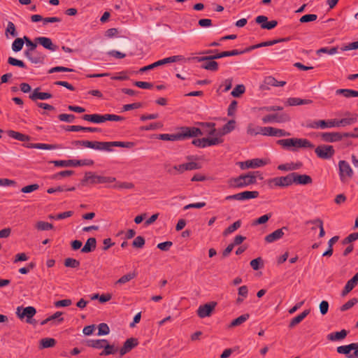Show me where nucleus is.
<instances>
[{
  "label": "nucleus",
  "instance_id": "09e8293b",
  "mask_svg": "<svg viewBox=\"0 0 358 358\" xmlns=\"http://www.w3.org/2000/svg\"><path fill=\"white\" fill-rule=\"evenodd\" d=\"M69 130L71 131H85L94 132V131H99V129L94 128V127H83L81 126L73 125V126L69 127Z\"/></svg>",
  "mask_w": 358,
  "mask_h": 358
},
{
  "label": "nucleus",
  "instance_id": "a19ab883",
  "mask_svg": "<svg viewBox=\"0 0 358 358\" xmlns=\"http://www.w3.org/2000/svg\"><path fill=\"white\" fill-rule=\"evenodd\" d=\"M8 134L10 137L20 141H27L30 139V138L28 136L24 135L21 133L12 130L8 131Z\"/></svg>",
  "mask_w": 358,
  "mask_h": 358
},
{
  "label": "nucleus",
  "instance_id": "c756f323",
  "mask_svg": "<svg viewBox=\"0 0 358 358\" xmlns=\"http://www.w3.org/2000/svg\"><path fill=\"white\" fill-rule=\"evenodd\" d=\"M348 335V331L345 329L341 330V331H336L331 334H329L327 336V338L330 341H340L346 337Z\"/></svg>",
  "mask_w": 358,
  "mask_h": 358
},
{
  "label": "nucleus",
  "instance_id": "72a5a7b5",
  "mask_svg": "<svg viewBox=\"0 0 358 358\" xmlns=\"http://www.w3.org/2000/svg\"><path fill=\"white\" fill-rule=\"evenodd\" d=\"M57 166L61 167H69V166H77V160H55L51 162Z\"/></svg>",
  "mask_w": 358,
  "mask_h": 358
},
{
  "label": "nucleus",
  "instance_id": "49530a36",
  "mask_svg": "<svg viewBox=\"0 0 358 358\" xmlns=\"http://www.w3.org/2000/svg\"><path fill=\"white\" fill-rule=\"evenodd\" d=\"M320 128L326 129V128H331V127H338L337 120H330L329 121L325 120H319Z\"/></svg>",
  "mask_w": 358,
  "mask_h": 358
},
{
  "label": "nucleus",
  "instance_id": "338daca9",
  "mask_svg": "<svg viewBox=\"0 0 358 358\" xmlns=\"http://www.w3.org/2000/svg\"><path fill=\"white\" fill-rule=\"evenodd\" d=\"M8 62L9 64L12 66H16L21 68L25 67V64L22 61L13 58L12 57H8Z\"/></svg>",
  "mask_w": 358,
  "mask_h": 358
},
{
  "label": "nucleus",
  "instance_id": "052dcab7",
  "mask_svg": "<svg viewBox=\"0 0 358 358\" xmlns=\"http://www.w3.org/2000/svg\"><path fill=\"white\" fill-rule=\"evenodd\" d=\"M103 348L105 350L101 353V355H108L115 353V352L116 351V348L113 345H109L107 343H105V346H103Z\"/></svg>",
  "mask_w": 358,
  "mask_h": 358
},
{
  "label": "nucleus",
  "instance_id": "4c0bfd02",
  "mask_svg": "<svg viewBox=\"0 0 358 358\" xmlns=\"http://www.w3.org/2000/svg\"><path fill=\"white\" fill-rule=\"evenodd\" d=\"M312 101L309 99H301L299 98H289L286 103L289 106H299L303 104H309Z\"/></svg>",
  "mask_w": 358,
  "mask_h": 358
},
{
  "label": "nucleus",
  "instance_id": "6e6552de",
  "mask_svg": "<svg viewBox=\"0 0 358 358\" xmlns=\"http://www.w3.org/2000/svg\"><path fill=\"white\" fill-rule=\"evenodd\" d=\"M245 52H246L245 50H243V51H238L237 50H231V51L222 52L221 53H218V54L210 55V56L196 57V59L198 62H201V61L217 59H220V58H222V57H224L235 56V55H238L244 53Z\"/></svg>",
  "mask_w": 358,
  "mask_h": 358
},
{
  "label": "nucleus",
  "instance_id": "e2e57ef3",
  "mask_svg": "<svg viewBox=\"0 0 358 358\" xmlns=\"http://www.w3.org/2000/svg\"><path fill=\"white\" fill-rule=\"evenodd\" d=\"M271 217V214H266L259 217L258 219L255 220L252 223V225L262 224L266 223Z\"/></svg>",
  "mask_w": 358,
  "mask_h": 358
},
{
  "label": "nucleus",
  "instance_id": "412c9836",
  "mask_svg": "<svg viewBox=\"0 0 358 358\" xmlns=\"http://www.w3.org/2000/svg\"><path fill=\"white\" fill-rule=\"evenodd\" d=\"M138 344V342L136 339L131 338L127 339L125 343H124L123 347L120 349V355H124L128 352H129L132 348H134L135 346H136Z\"/></svg>",
  "mask_w": 358,
  "mask_h": 358
},
{
  "label": "nucleus",
  "instance_id": "0e129e2a",
  "mask_svg": "<svg viewBox=\"0 0 358 358\" xmlns=\"http://www.w3.org/2000/svg\"><path fill=\"white\" fill-rule=\"evenodd\" d=\"M73 173V171H60L52 176L54 180H60L62 177L71 176Z\"/></svg>",
  "mask_w": 358,
  "mask_h": 358
},
{
  "label": "nucleus",
  "instance_id": "9b49d317",
  "mask_svg": "<svg viewBox=\"0 0 358 358\" xmlns=\"http://www.w3.org/2000/svg\"><path fill=\"white\" fill-rule=\"evenodd\" d=\"M180 130L182 140L186 138L196 137L203 134L201 130L196 127H181Z\"/></svg>",
  "mask_w": 358,
  "mask_h": 358
},
{
  "label": "nucleus",
  "instance_id": "a211bd4d",
  "mask_svg": "<svg viewBox=\"0 0 358 358\" xmlns=\"http://www.w3.org/2000/svg\"><path fill=\"white\" fill-rule=\"evenodd\" d=\"M201 126L203 127L207 128L206 131V134L208 136V138H212V137H218L220 138V136L218 135L219 130H217L215 128V124L211 122H201L199 123Z\"/></svg>",
  "mask_w": 358,
  "mask_h": 358
},
{
  "label": "nucleus",
  "instance_id": "cd10ccee",
  "mask_svg": "<svg viewBox=\"0 0 358 358\" xmlns=\"http://www.w3.org/2000/svg\"><path fill=\"white\" fill-rule=\"evenodd\" d=\"M86 121H90L93 123L100 124L104 122L103 115L92 114L85 115L83 117Z\"/></svg>",
  "mask_w": 358,
  "mask_h": 358
},
{
  "label": "nucleus",
  "instance_id": "de8ad7c7",
  "mask_svg": "<svg viewBox=\"0 0 358 358\" xmlns=\"http://www.w3.org/2000/svg\"><path fill=\"white\" fill-rule=\"evenodd\" d=\"M301 164H280L278 166V169L281 171H292L299 169L301 167Z\"/></svg>",
  "mask_w": 358,
  "mask_h": 358
},
{
  "label": "nucleus",
  "instance_id": "e433bc0d",
  "mask_svg": "<svg viewBox=\"0 0 358 358\" xmlns=\"http://www.w3.org/2000/svg\"><path fill=\"white\" fill-rule=\"evenodd\" d=\"M309 313H310V310H306L303 313H301L300 315L294 317L289 323V327L293 328L294 327H295L296 324L300 323Z\"/></svg>",
  "mask_w": 358,
  "mask_h": 358
},
{
  "label": "nucleus",
  "instance_id": "bf43d9fd",
  "mask_svg": "<svg viewBox=\"0 0 358 358\" xmlns=\"http://www.w3.org/2000/svg\"><path fill=\"white\" fill-rule=\"evenodd\" d=\"M245 92V87L243 85H238L231 92L234 97H238Z\"/></svg>",
  "mask_w": 358,
  "mask_h": 358
},
{
  "label": "nucleus",
  "instance_id": "f8f14e48",
  "mask_svg": "<svg viewBox=\"0 0 358 358\" xmlns=\"http://www.w3.org/2000/svg\"><path fill=\"white\" fill-rule=\"evenodd\" d=\"M344 115L345 116V117H343L339 120H337L338 127L351 125L357 122V119H358L357 114H352V113H350V112H346L344 113Z\"/></svg>",
  "mask_w": 358,
  "mask_h": 358
},
{
  "label": "nucleus",
  "instance_id": "37998d69",
  "mask_svg": "<svg viewBox=\"0 0 358 358\" xmlns=\"http://www.w3.org/2000/svg\"><path fill=\"white\" fill-rule=\"evenodd\" d=\"M213 60L214 59L204 61L205 63L202 64L201 67L209 71H217L218 69V64Z\"/></svg>",
  "mask_w": 358,
  "mask_h": 358
},
{
  "label": "nucleus",
  "instance_id": "a878e982",
  "mask_svg": "<svg viewBox=\"0 0 358 358\" xmlns=\"http://www.w3.org/2000/svg\"><path fill=\"white\" fill-rule=\"evenodd\" d=\"M258 195L259 192L257 191H245L238 193L239 201H241L255 199Z\"/></svg>",
  "mask_w": 358,
  "mask_h": 358
},
{
  "label": "nucleus",
  "instance_id": "9d476101",
  "mask_svg": "<svg viewBox=\"0 0 358 358\" xmlns=\"http://www.w3.org/2000/svg\"><path fill=\"white\" fill-rule=\"evenodd\" d=\"M267 164L266 160L262 159H253L245 162H240V167L242 169H256L262 167Z\"/></svg>",
  "mask_w": 358,
  "mask_h": 358
},
{
  "label": "nucleus",
  "instance_id": "4468645a",
  "mask_svg": "<svg viewBox=\"0 0 358 358\" xmlns=\"http://www.w3.org/2000/svg\"><path fill=\"white\" fill-rule=\"evenodd\" d=\"M255 21L257 24L261 25L262 29H272L275 27L278 24L276 20H271L268 22V17L264 15H259L255 18Z\"/></svg>",
  "mask_w": 358,
  "mask_h": 358
},
{
  "label": "nucleus",
  "instance_id": "c9c22d12",
  "mask_svg": "<svg viewBox=\"0 0 358 358\" xmlns=\"http://www.w3.org/2000/svg\"><path fill=\"white\" fill-rule=\"evenodd\" d=\"M96 241L94 238H88L81 251L85 253L92 251L96 248Z\"/></svg>",
  "mask_w": 358,
  "mask_h": 358
},
{
  "label": "nucleus",
  "instance_id": "c03bdc74",
  "mask_svg": "<svg viewBox=\"0 0 358 358\" xmlns=\"http://www.w3.org/2000/svg\"><path fill=\"white\" fill-rule=\"evenodd\" d=\"M264 83L269 86H284L286 83L285 81H278L272 76H268L264 80Z\"/></svg>",
  "mask_w": 358,
  "mask_h": 358
},
{
  "label": "nucleus",
  "instance_id": "20e7f679",
  "mask_svg": "<svg viewBox=\"0 0 358 358\" xmlns=\"http://www.w3.org/2000/svg\"><path fill=\"white\" fill-rule=\"evenodd\" d=\"M182 59V57L180 55H176V56H172L169 57H166L164 59H162L161 60H159L156 62H154L150 65L145 66L140 69L141 72H144L148 70L153 69L154 68L165 65L166 64L172 63V62H179Z\"/></svg>",
  "mask_w": 358,
  "mask_h": 358
},
{
  "label": "nucleus",
  "instance_id": "0eeeda50",
  "mask_svg": "<svg viewBox=\"0 0 358 358\" xmlns=\"http://www.w3.org/2000/svg\"><path fill=\"white\" fill-rule=\"evenodd\" d=\"M338 168L341 181L345 182L347 178H351L353 176V170L347 162L344 160L340 161L338 162Z\"/></svg>",
  "mask_w": 358,
  "mask_h": 358
},
{
  "label": "nucleus",
  "instance_id": "f03ea898",
  "mask_svg": "<svg viewBox=\"0 0 358 358\" xmlns=\"http://www.w3.org/2000/svg\"><path fill=\"white\" fill-rule=\"evenodd\" d=\"M278 144L284 148H292L293 150L301 148H313L312 143L304 138H287L278 141Z\"/></svg>",
  "mask_w": 358,
  "mask_h": 358
},
{
  "label": "nucleus",
  "instance_id": "b1692460",
  "mask_svg": "<svg viewBox=\"0 0 358 358\" xmlns=\"http://www.w3.org/2000/svg\"><path fill=\"white\" fill-rule=\"evenodd\" d=\"M286 229V227H283L282 229H279L274 231L273 233L268 234L265 237V241L268 243H273L281 238L284 235V232L282 230Z\"/></svg>",
  "mask_w": 358,
  "mask_h": 358
},
{
  "label": "nucleus",
  "instance_id": "5fc2aeb1",
  "mask_svg": "<svg viewBox=\"0 0 358 358\" xmlns=\"http://www.w3.org/2000/svg\"><path fill=\"white\" fill-rule=\"evenodd\" d=\"M136 274L134 272L127 273V274L123 275L122 277H121L116 282V284H121V285L124 284V283L129 282V280H132L133 278H134L136 277Z\"/></svg>",
  "mask_w": 358,
  "mask_h": 358
},
{
  "label": "nucleus",
  "instance_id": "603ef678",
  "mask_svg": "<svg viewBox=\"0 0 358 358\" xmlns=\"http://www.w3.org/2000/svg\"><path fill=\"white\" fill-rule=\"evenodd\" d=\"M56 343V341L54 338H45L41 341V347L42 348H48L53 347Z\"/></svg>",
  "mask_w": 358,
  "mask_h": 358
},
{
  "label": "nucleus",
  "instance_id": "ea45409f",
  "mask_svg": "<svg viewBox=\"0 0 358 358\" xmlns=\"http://www.w3.org/2000/svg\"><path fill=\"white\" fill-rule=\"evenodd\" d=\"M107 343V341L105 339L88 340L87 341V345L90 347L100 349V348H103V346H105V343Z\"/></svg>",
  "mask_w": 358,
  "mask_h": 358
},
{
  "label": "nucleus",
  "instance_id": "bb28decb",
  "mask_svg": "<svg viewBox=\"0 0 358 358\" xmlns=\"http://www.w3.org/2000/svg\"><path fill=\"white\" fill-rule=\"evenodd\" d=\"M159 138L163 141H181L182 135L180 133V131L177 134H162L159 135Z\"/></svg>",
  "mask_w": 358,
  "mask_h": 358
},
{
  "label": "nucleus",
  "instance_id": "79ce46f5",
  "mask_svg": "<svg viewBox=\"0 0 358 358\" xmlns=\"http://www.w3.org/2000/svg\"><path fill=\"white\" fill-rule=\"evenodd\" d=\"M24 43L25 41L24 39V37L17 38L12 43L11 48L13 51L15 52L20 51L22 49Z\"/></svg>",
  "mask_w": 358,
  "mask_h": 358
},
{
  "label": "nucleus",
  "instance_id": "2f4dec72",
  "mask_svg": "<svg viewBox=\"0 0 358 358\" xmlns=\"http://www.w3.org/2000/svg\"><path fill=\"white\" fill-rule=\"evenodd\" d=\"M247 133L251 136H256L259 134L264 135V127L249 124L247 127Z\"/></svg>",
  "mask_w": 358,
  "mask_h": 358
},
{
  "label": "nucleus",
  "instance_id": "2eb2a0df",
  "mask_svg": "<svg viewBox=\"0 0 358 358\" xmlns=\"http://www.w3.org/2000/svg\"><path fill=\"white\" fill-rule=\"evenodd\" d=\"M216 306L215 302L210 303H206L203 306H200L197 310L198 315L201 317H209Z\"/></svg>",
  "mask_w": 358,
  "mask_h": 358
},
{
  "label": "nucleus",
  "instance_id": "dca6fc26",
  "mask_svg": "<svg viewBox=\"0 0 358 358\" xmlns=\"http://www.w3.org/2000/svg\"><path fill=\"white\" fill-rule=\"evenodd\" d=\"M290 134L280 129H276L271 127H264V136H288Z\"/></svg>",
  "mask_w": 358,
  "mask_h": 358
},
{
  "label": "nucleus",
  "instance_id": "1a4fd4ad",
  "mask_svg": "<svg viewBox=\"0 0 358 358\" xmlns=\"http://www.w3.org/2000/svg\"><path fill=\"white\" fill-rule=\"evenodd\" d=\"M315 153L322 159H329L334 154V150L331 145H322L315 149Z\"/></svg>",
  "mask_w": 358,
  "mask_h": 358
},
{
  "label": "nucleus",
  "instance_id": "4d7b16f0",
  "mask_svg": "<svg viewBox=\"0 0 358 358\" xmlns=\"http://www.w3.org/2000/svg\"><path fill=\"white\" fill-rule=\"evenodd\" d=\"M36 228L41 231H46L52 229L53 226L50 223L39 221L36 223Z\"/></svg>",
  "mask_w": 358,
  "mask_h": 358
},
{
  "label": "nucleus",
  "instance_id": "3c124183",
  "mask_svg": "<svg viewBox=\"0 0 358 358\" xmlns=\"http://www.w3.org/2000/svg\"><path fill=\"white\" fill-rule=\"evenodd\" d=\"M241 225V222L240 220H238L235 222L233 224L230 225L228 228H227L223 234L224 236H228L229 234L233 233L236 229H238Z\"/></svg>",
  "mask_w": 358,
  "mask_h": 358
},
{
  "label": "nucleus",
  "instance_id": "864d4df0",
  "mask_svg": "<svg viewBox=\"0 0 358 358\" xmlns=\"http://www.w3.org/2000/svg\"><path fill=\"white\" fill-rule=\"evenodd\" d=\"M338 240V236H334L329 241V242H328L329 249L323 253V255H322L323 256L330 257L332 255V253H333L332 245L336 242H337Z\"/></svg>",
  "mask_w": 358,
  "mask_h": 358
},
{
  "label": "nucleus",
  "instance_id": "680f3d73",
  "mask_svg": "<svg viewBox=\"0 0 358 358\" xmlns=\"http://www.w3.org/2000/svg\"><path fill=\"white\" fill-rule=\"evenodd\" d=\"M98 336L107 335L110 331L108 326L105 323H101L98 327Z\"/></svg>",
  "mask_w": 358,
  "mask_h": 358
},
{
  "label": "nucleus",
  "instance_id": "423d86ee",
  "mask_svg": "<svg viewBox=\"0 0 358 358\" xmlns=\"http://www.w3.org/2000/svg\"><path fill=\"white\" fill-rule=\"evenodd\" d=\"M36 310L32 306H27L26 308L17 307L16 309V314L21 320L26 319L27 322L31 323V319L36 314Z\"/></svg>",
  "mask_w": 358,
  "mask_h": 358
},
{
  "label": "nucleus",
  "instance_id": "f3484780",
  "mask_svg": "<svg viewBox=\"0 0 358 358\" xmlns=\"http://www.w3.org/2000/svg\"><path fill=\"white\" fill-rule=\"evenodd\" d=\"M35 41L49 50L55 51L57 49V46L52 43L50 38L40 36L36 38Z\"/></svg>",
  "mask_w": 358,
  "mask_h": 358
},
{
  "label": "nucleus",
  "instance_id": "aec40b11",
  "mask_svg": "<svg viewBox=\"0 0 358 358\" xmlns=\"http://www.w3.org/2000/svg\"><path fill=\"white\" fill-rule=\"evenodd\" d=\"M201 166L196 162H189L187 164H183L178 166H174L173 169L178 171L179 173H182L185 171H190L199 169Z\"/></svg>",
  "mask_w": 358,
  "mask_h": 358
},
{
  "label": "nucleus",
  "instance_id": "4be33fe9",
  "mask_svg": "<svg viewBox=\"0 0 358 358\" xmlns=\"http://www.w3.org/2000/svg\"><path fill=\"white\" fill-rule=\"evenodd\" d=\"M292 173L289 174L285 177L276 178L273 180L275 184L278 186L285 187L291 185L293 182Z\"/></svg>",
  "mask_w": 358,
  "mask_h": 358
},
{
  "label": "nucleus",
  "instance_id": "a18cd8bd",
  "mask_svg": "<svg viewBox=\"0 0 358 358\" xmlns=\"http://www.w3.org/2000/svg\"><path fill=\"white\" fill-rule=\"evenodd\" d=\"M9 34L11 35L13 37H15L18 34L16 31L15 26L12 22H8L7 27L5 31V35L7 38H8Z\"/></svg>",
  "mask_w": 358,
  "mask_h": 358
},
{
  "label": "nucleus",
  "instance_id": "8fccbe9b",
  "mask_svg": "<svg viewBox=\"0 0 358 358\" xmlns=\"http://www.w3.org/2000/svg\"><path fill=\"white\" fill-rule=\"evenodd\" d=\"M249 317H250L249 314L242 315L240 317H237L236 319L234 320L231 322L229 327H234L239 326V325L242 324L243 322H245L249 318Z\"/></svg>",
  "mask_w": 358,
  "mask_h": 358
},
{
  "label": "nucleus",
  "instance_id": "f704fd0d",
  "mask_svg": "<svg viewBox=\"0 0 358 358\" xmlns=\"http://www.w3.org/2000/svg\"><path fill=\"white\" fill-rule=\"evenodd\" d=\"M234 124L235 121L230 120L225 125H224V127L219 130L218 135L220 136V138H222L223 136L231 132L234 129Z\"/></svg>",
  "mask_w": 358,
  "mask_h": 358
},
{
  "label": "nucleus",
  "instance_id": "39448f33",
  "mask_svg": "<svg viewBox=\"0 0 358 358\" xmlns=\"http://www.w3.org/2000/svg\"><path fill=\"white\" fill-rule=\"evenodd\" d=\"M222 142V138H219L218 137H212L194 139L192 141V144L195 146L204 148L208 146L219 145Z\"/></svg>",
  "mask_w": 358,
  "mask_h": 358
},
{
  "label": "nucleus",
  "instance_id": "13d9d810",
  "mask_svg": "<svg viewBox=\"0 0 358 358\" xmlns=\"http://www.w3.org/2000/svg\"><path fill=\"white\" fill-rule=\"evenodd\" d=\"M113 187L118 189H130L134 187V185L131 182H117Z\"/></svg>",
  "mask_w": 358,
  "mask_h": 358
},
{
  "label": "nucleus",
  "instance_id": "7c9ffc66",
  "mask_svg": "<svg viewBox=\"0 0 358 358\" xmlns=\"http://www.w3.org/2000/svg\"><path fill=\"white\" fill-rule=\"evenodd\" d=\"M107 144H108V152L112 151L111 147H113V146L131 148L134 145V143H132V142H122V141L107 142Z\"/></svg>",
  "mask_w": 358,
  "mask_h": 358
},
{
  "label": "nucleus",
  "instance_id": "6ab92c4d",
  "mask_svg": "<svg viewBox=\"0 0 358 358\" xmlns=\"http://www.w3.org/2000/svg\"><path fill=\"white\" fill-rule=\"evenodd\" d=\"M323 141L329 143H334L342 139V134L338 132H325L321 134Z\"/></svg>",
  "mask_w": 358,
  "mask_h": 358
},
{
  "label": "nucleus",
  "instance_id": "6e6d98bb",
  "mask_svg": "<svg viewBox=\"0 0 358 358\" xmlns=\"http://www.w3.org/2000/svg\"><path fill=\"white\" fill-rule=\"evenodd\" d=\"M73 214V211H66L57 215H50L49 218L51 220H62L71 217Z\"/></svg>",
  "mask_w": 358,
  "mask_h": 358
},
{
  "label": "nucleus",
  "instance_id": "393cba45",
  "mask_svg": "<svg viewBox=\"0 0 358 358\" xmlns=\"http://www.w3.org/2000/svg\"><path fill=\"white\" fill-rule=\"evenodd\" d=\"M293 176V182H296L297 184L301 185H307L312 182V179L310 176L307 175H299L296 173H292Z\"/></svg>",
  "mask_w": 358,
  "mask_h": 358
},
{
  "label": "nucleus",
  "instance_id": "774afa93",
  "mask_svg": "<svg viewBox=\"0 0 358 358\" xmlns=\"http://www.w3.org/2000/svg\"><path fill=\"white\" fill-rule=\"evenodd\" d=\"M64 265L67 267L76 268L80 265V262L72 258H67L65 260Z\"/></svg>",
  "mask_w": 358,
  "mask_h": 358
},
{
  "label": "nucleus",
  "instance_id": "5701e85b",
  "mask_svg": "<svg viewBox=\"0 0 358 358\" xmlns=\"http://www.w3.org/2000/svg\"><path fill=\"white\" fill-rule=\"evenodd\" d=\"M52 97L51 94L48 92H40L39 89H35L33 92L29 95V98L35 101L36 99L46 100Z\"/></svg>",
  "mask_w": 358,
  "mask_h": 358
},
{
  "label": "nucleus",
  "instance_id": "69168bd1",
  "mask_svg": "<svg viewBox=\"0 0 358 358\" xmlns=\"http://www.w3.org/2000/svg\"><path fill=\"white\" fill-rule=\"evenodd\" d=\"M317 15H315V14H307V15H303L300 18L299 21L301 23H305V22H309L315 21V20H317Z\"/></svg>",
  "mask_w": 358,
  "mask_h": 358
},
{
  "label": "nucleus",
  "instance_id": "f257e3e1",
  "mask_svg": "<svg viewBox=\"0 0 358 358\" xmlns=\"http://www.w3.org/2000/svg\"><path fill=\"white\" fill-rule=\"evenodd\" d=\"M257 173L258 172H253L246 175H241L236 178H232L229 180V185L230 187L235 188H243L247 187L255 182L256 176Z\"/></svg>",
  "mask_w": 358,
  "mask_h": 358
},
{
  "label": "nucleus",
  "instance_id": "7ed1b4c3",
  "mask_svg": "<svg viewBox=\"0 0 358 358\" xmlns=\"http://www.w3.org/2000/svg\"><path fill=\"white\" fill-rule=\"evenodd\" d=\"M336 350L338 353L345 355L348 358H358V343L339 346Z\"/></svg>",
  "mask_w": 358,
  "mask_h": 358
},
{
  "label": "nucleus",
  "instance_id": "473e14b6",
  "mask_svg": "<svg viewBox=\"0 0 358 358\" xmlns=\"http://www.w3.org/2000/svg\"><path fill=\"white\" fill-rule=\"evenodd\" d=\"M102 176L95 175L92 172L85 173L83 182H90L91 183H101Z\"/></svg>",
  "mask_w": 358,
  "mask_h": 358
},
{
  "label": "nucleus",
  "instance_id": "c85d7f7f",
  "mask_svg": "<svg viewBox=\"0 0 358 358\" xmlns=\"http://www.w3.org/2000/svg\"><path fill=\"white\" fill-rule=\"evenodd\" d=\"M286 41H287V38H282V39H279V40H273V41H268L263 42V43H259V44H257V45L250 47L249 48L246 49L245 51L248 52V51H250L251 50H254L256 48L273 45L274 44H276L278 42Z\"/></svg>",
  "mask_w": 358,
  "mask_h": 358
},
{
  "label": "nucleus",
  "instance_id": "58836bf2",
  "mask_svg": "<svg viewBox=\"0 0 358 358\" xmlns=\"http://www.w3.org/2000/svg\"><path fill=\"white\" fill-rule=\"evenodd\" d=\"M336 94H343L347 98L358 96V91L349 89H339L336 92Z\"/></svg>",
  "mask_w": 358,
  "mask_h": 358
},
{
  "label": "nucleus",
  "instance_id": "ddd939ff",
  "mask_svg": "<svg viewBox=\"0 0 358 358\" xmlns=\"http://www.w3.org/2000/svg\"><path fill=\"white\" fill-rule=\"evenodd\" d=\"M82 145L86 148L94 149L99 151H107L108 150V144L107 142L99 141H83Z\"/></svg>",
  "mask_w": 358,
  "mask_h": 358
}]
</instances>
